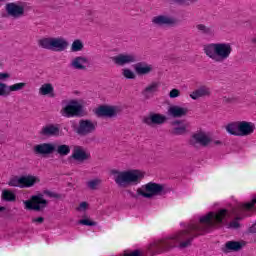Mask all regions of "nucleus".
<instances>
[{
  "label": "nucleus",
  "instance_id": "nucleus-32",
  "mask_svg": "<svg viewBox=\"0 0 256 256\" xmlns=\"http://www.w3.org/2000/svg\"><path fill=\"white\" fill-rule=\"evenodd\" d=\"M27 87V83L25 82H19L10 85V93H15L16 91H23V89Z\"/></svg>",
  "mask_w": 256,
  "mask_h": 256
},
{
  "label": "nucleus",
  "instance_id": "nucleus-38",
  "mask_svg": "<svg viewBox=\"0 0 256 256\" xmlns=\"http://www.w3.org/2000/svg\"><path fill=\"white\" fill-rule=\"evenodd\" d=\"M100 183H101V179L90 180L87 182V187H89V189H92L93 191H95V189H97V187H99Z\"/></svg>",
  "mask_w": 256,
  "mask_h": 256
},
{
  "label": "nucleus",
  "instance_id": "nucleus-42",
  "mask_svg": "<svg viewBox=\"0 0 256 256\" xmlns=\"http://www.w3.org/2000/svg\"><path fill=\"white\" fill-rule=\"evenodd\" d=\"M88 207L89 204L87 202H81L79 207L77 208V211H87Z\"/></svg>",
  "mask_w": 256,
  "mask_h": 256
},
{
  "label": "nucleus",
  "instance_id": "nucleus-17",
  "mask_svg": "<svg viewBox=\"0 0 256 256\" xmlns=\"http://www.w3.org/2000/svg\"><path fill=\"white\" fill-rule=\"evenodd\" d=\"M89 65V58L85 56H77L70 62V67L76 71H86Z\"/></svg>",
  "mask_w": 256,
  "mask_h": 256
},
{
  "label": "nucleus",
  "instance_id": "nucleus-24",
  "mask_svg": "<svg viewBox=\"0 0 256 256\" xmlns=\"http://www.w3.org/2000/svg\"><path fill=\"white\" fill-rule=\"evenodd\" d=\"M245 245H247V242L245 241H228L225 244V252H229V251H241V249H243V247H245Z\"/></svg>",
  "mask_w": 256,
  "mask_h": 256
},
{
  "label": "nucleus",
  "instance_id": "nucleus-36",
  "mask_svg": "<svg viewBox=\"0 0 256 256\" xmlns=\"http://www.w3.org/2000/svg\"><path fill=\"white\" fill-rule=\"evenodd\" d=\"M122 75L123 77H125V79H135V77H137L135 75V72H133L131 69L129 68H125L122 70Z\"/></svg>",
  "mask_w": 256,
  "mask_h": 256
},
{
  "label": "nucleus",
  "instance_id": "nucleus-5",
  "mask_svg": "<svg viewBox=\"0 0 256 256\" xmlns=\"http://www.w3.org/2000/svg\"><path fill=\"white\" fill-rule=\"evenodd\" d=\"M38 45L48 51H65L69 47V42L63 37H47L38 40Z\"/></svg>",
  "mask_w": 256,
  "mask_h": 256
},
{
  "label": "nucleus",
  "instance_id": "nucleus-9",
  "mask_svg": "<svg viewBox=\"0 0 256 256\" xmlns=\"http://www.w3.org/2000/svg\"><path fill=\"white\" fill-rule=\"evenodd\" d=\"M97 131V121L91 119H81L76 129L77 135L87 137Z\"/></svg>",
  "mask_w": 256,
  "mask_h": 256
},
{
  "label": "nucleus",
  "instance_id": "nucleus-34",
  "mask_svg": "<svg viewBox=\"0 0 256 256\" xmlns=\"http://www.w3.org/2000/svg\"><path fill=\"white\" fill-rule=\"evenodd\" d=\"M237 101H239V98L235 96H224L222 98V103H224V105H233V103H237Z\"/></svg>",
  "mask_w": 256,
  "mask_h": 256
},
{
  "label": "nucleus",
  "instance_id": "nucleus-13",
  "mask_svg": "<svg viewBox=\"0 0 256 256\" xmlns=\"http://www.w3.org/2000/svg\"><path fill=\"white\" fill-rule=\"evenodd\" d=\"M71 159L78 161V163H84V161L91 159V154L83 146L76 145L72 150Z\"/></svg>",
  "mask_w": 256,
  "mask_h": 256
},
{
  "label": "nucleus",
  "instance_id": "nucleus-40",
  "mask_svg": "<svg viewBox=\"0 0 256 256\" xmlns=\"http://www.w3.org/2000/svg\"><path fill=\"white\" fill-rule=\"evenodd\" d=\"M181 95V92L178 89H172L169 93L170 99H175Z\"/></svg>",
  "mask_w": 256,
  "mask_h": 256
},
{
  "label": "nucleus",
  "instance_id": "nucleus-45",
  "mask_svg": "<svg viewBox=\"0 0 256 256\" xmlns=\"http://www.w3.org/2000/svg\"><path fill=\"white\" fill-rule=\"evenodd\" d=\"M249 233H256V225L255 223L249 228Z\"/></svg>",
  "mask_w": 256,
  "mask_h": 256
},
{
  "label": "nucleus",
  "instance_id": "nucleus-48",
  "mask_svg": "<svg viewBox=\"0 0 256 256\" xmlns=\"http://www.w3.org/2000/svg\"><path fill=\"white\" fill-rule=\"evenodd\" d=\"M213 143H214V145H222V142L219 140H215Z\"/></svg>",
  "mask_w": 256,
  "mask_h": 256
},
{
  "label": "nucleus",
  "instance_id": "nucleus-6",
  "mask_svg": "<svg viewBox=\"0 0 256 256\" xmlns=\"http://www.w3.org/2000/svg\"><path fill=\"white\" fill-rule=\"evenodd\" d=\"M26 8L27 2H9L5 5L6 14L11 19H21V17H25Z\"/></svg>",
  "mask_w": 256,
  "mask_h": 256
},
{
  "label": "nucleus",
  "instance_id": "nucleus-14",
  "mask_svg": "<svg viewBox=\"0 0 256 256\" xmlns=\"http://www.w3.org/2000/svg\"><path fill=\"white\" fill-rule=\"evenodd\" d=\"M152 23L156 27H165V25L173 27L177 25V19L167 15H158L152 18Z\"/></svg>",
  "mask_w": 256,
  "mask_h": 256
},
{
  "label": "nucleus",
  "instance_id": "nucleus-3",
  "mask_svg": "<svg viewBox=\"0 0 256 256\" xmlns=\"http://www.w3.org/2000/svg\"><path fill=\"white\" fill-rule=\"evenodd\" d=\"M226 131L235 137H248L255 133V123L247 121L232 122L226 126Z\"/></svg>",
  "mask_w": 256,
  "mask_h": 256
},
{
  "label": "nucleus",
  "instance_id": "nucleus-27",
  "mask_svg": "<svg viewBox=\"0 0 256 256\" xmlns=\"http://www.w3.org/2000/svg\"><path fill=\"white\" fill-rule=\"evenodd\" d=\"M55 151L61 157H67V155L71 153V147H69L67 144H61L58 146L55 145Z\"/></svg>",
  "mask_w": 256,
  "mask_h": 256
},
{
  "label": "nucleus",
  "instance_id": "nucleus-41",
  "mask_svg": "<svg viewBox=\"0 0 256 256\" xmlns=\"http://www.w3.org/2000/svg\"><path fill=\"white\" fill-rule=\"evenodd\" d=\"M199 0H182L183 7H189V5H193V3H197Z\"/></svg>",
  "mask_w": 256,
  "mask_h": 256
},
{
  "label": "nucleus",
  "instance_id": "nucleus-31",
  "mask_svg": "<svg viewBox=\"0 0 256 256\" xmlns=\"http://www.w3.org/2000/svg\"><path fill=\"white\" fill-rule=\"evenodd\" d=\"M2 199L3 201L13 202L17 199V196L11 190H3Z\"/></svg>",
  "mask_w": 256,
  "mask_h": 256
},
{
  "label": "nucleus",
  "instance_id": "nucleus-28",
  "mask_svg": "<svg viewBox=\"0 0 256 256\" xmlns=\"http://www.w3.org/2000/svg\"><path fill=\"white\" fill-rule=\"evenodd\" d=\"M85 48V45L83 44V41L76 39L72 42L70 51L72 53H79V51H81L82 49Z\"/></svg>",
  "mask_w": 256,
  "mask_h": 256
},
{
  "label": "nucleus",
  "instance_id": "nucleus-12",
  "mask_svg": "<svg viewBox=\"0 0 256 256\" xmlns=\"http://www.w3.org/2000/svg\"><path fill=\"white\" fill-rule=\"evenodd\" d=\"M123 108L120 106H100L96 110L97 117H108V119H113L117 115H121Z\"/></svg>",
  "mask_w": 256,
  "mask_h": 256
},
{
  "label": "nucleus",
  "instance_id": "nucleus-8",
  "mask_svg": "<svg viewBox=\"0 0 256 256\" xmlns=\"http://www.w3.org/2000/svg\"><path fill=\"white\" fill-rule=\"evenodd\" d=\"M23 204L27 211H43L48 202L43 198V194L33 195L30 200H24Z\"/></svg>",
  "mask_w": 256,
  "mask_h": 256
},
{
  "label": "nucleus",
  "instance_id": "nucleus-18",
  "mask_svg": "<svg viewBox=\"0 0 256 256\" xmlns=\"http://www.w3.org/2000/svg\"><path fill=\"white\" fill-rule=\"evenodd\" d=\"M189 108L181 107L179 105H173L168 108V115L174 119H181V117H187Z\"/></svg>",
  "mask_w": 256,
  "mask_h": 256
},
{
  "label": "nucleus",
  "instance_id": "nucleus-2",
  "mask_svg": "<svg viewBox=\"0 0 256 256\" xmlns=\"http://www.w3.org/2000/svg\"><path fill=\"white\" fill-rule=\"evenodd\" d=\"M111 175L118 185V187H129L131 185H139L141 181L145 178V173L140 170H112Z\"/></svg>",
  "mask_w": 256,
  "mask_h": 256
},
{
  "label": "nucleus",
  "instance_id": "nucleus-50",
  "mask_svg": "<svg viewBox=\"0 0 256 256\" xmlns=\"http://www.w3.org/2000/svg\"><path fill=\"white\" fill-rule=\"evenodd\" d=\"M255 225H256V221H255Z\"/></svg>",
  "mask_w": 256,
  "mask_h": 256
},
{
  "label": "nucleus",
  "instance_id": "nucleus-39",
  "mask_svg": "<svg viewBox=\"0 0 256 256\" xmlns=\"http://www.w3.org/2000/svg\"><path fill=\"white\" fill-rule=\"evenodd\" d=\"M126 193L131 199H139V197H141V194H139V189H137V193H134L131 190H126Z\"/></svg>",
  "mask_w": 256,
  "mask_h": 256
},
{
  "label": "nucleus",
  "instance_id": "nucleus-29",
  "mask_svg": "<svg viewBox=\"0 0 256 256\" xmlns=\"http://www.w3.org/2000/svg\"><path fill=\"white\" fill-rule=\"evenodd\" d=\"M9 95H11V86L0 82V97H9Z\"/></svg>",
  "mask_w": 256,
  "mask_h": 256
},
{
  "label": "nucleus",
  "instance_id": "nucleus-15",
  "mask_svg": "<svg viewBox=\"0 0 256 256\" xmlns=\"http://www.w3.org/2000/svg\"><path fill=\"white\" fill-rule=\"evenodd\" d=\"M167 121V117L161 114L152 113L149 116H145L143 118V123L148 125L149 127H153V125H163Z\"/></svg>",
  "mask_w": 256,
  "mask_h": 256
},
{
  "label": "nucleus",
  "instance_id": "nucleus-49",
  "mask_svg": "<svg viewBox=\"0 0 256 256\" xmlns=\"http://www.w3.org/2000/svg\"><path fill=\"white\" fill-rule=\"evenodd\" d=\"M0 211H5V207L0 206Z\"/></svg>",
  "mask_w": 256,
  "mask_h": 256
},
{
  "label": "nucleus",
  "instance_id": "nucleus-22",
  "mask_svg": "<svg viewBox=\"0 0 256 256\" xmlns=\"http://www.w3.org/2000/svg\"><path fill=\"white\" fill-rule=\"evenodd\" d=\"M158 90L159 83L152 82L142 90V96L144 97V99H151Z\"/></svg>",
  "mask_w": 256,
  "mask_h": 256
},
{
  "label": "nucleus",
  "instance_id": "nucleus-11",
  "mask_svg": "<svg viewBox=\"0 0 256 256\" xmlns=\"http://www.w3.org/2000/svg\"><path fill=\"white\" fill-rule=\"evenodd\" d=\"M114 65L117 67H125V65H131L133 63H137V55L134 53H120L111 58Z\"/></svg>",
  "mask_w": 256,
  "mask_h": 256
},
{
  "label": "nucleus",
  "instance_id": "nucleus-46",
  "mask_svg": "<svg viewBox=\"0 0 256 256\" xmlns=\"http://www.w3.org/2000/svg\"><path fill=\"white\" fill-rule=\"evenodd\" d=\"M171 3H177L178 5H182V0H169Z\"/></svg>",
  "mask_w": 256,
  "mask_h": 256
},
{
  "label": "nucleus",
  "instance_id": "nucleus-35",
  "mask_svg": "<svg viewBox=\"0 0 256 256\" xmlns=\"http://www.w3.org/2000/svg\"><path fill=\"white\" fill-rule=\"evenodd\" d=\"M8 185L10 187H20V189H23V185H22V182H21V177L20 178H12L9 182H8Z\"/></svg>",
  "mask_w": 256,
  "mask_h": 256
},
{
  "label": "nucleus",
  "instance_id": "nucleus-30",
  "mask_svg": "<svg viewBox=\"0 0 256 256\" xmlns=\"http://www.w3.org/2000/svg\"><path fill=\"white\" fill-rule=\"evenodd\" d=\"M54 91L53 85L46 83L39 88L40 95H52Z\"/></svg>",
  "mask_w": 256,
  "mask_h": 256
},
{
  "label": "nucleus",
  "instance_id": "nucleus-37",
  "mask_svg": "<svg viewBox=\"0 0 256 256\" xmlns=\"http://www.w3.org/2000/svg\"><path fill=\"white\" fill-rule=\"evenodd\" d=\"M44 195H47V197H50L51 199H63L62 194H57L56 192L49 191V190H44Z\"/></svg>",
  "mask_w": 256,
  "mask_h": 256
},
{
  "label": "nucleus",
  "instance_id": "nucleus-20",
  "mask_svg": "<svg viewBox=\"0 0 256 256\" xmlns=\"http://www.w3.org/2000/svg\"><path fill=\"white\" fill-rule=\"evenodd\" d=\"M134 71L137 75H149L153 71V65L146 62H138L134 65Z\"/></svg>",
  "mask_w": 256,
  "mask_h": 256
},
{
  "label": "nucleus",
  "instance_id": "nucleus-43",
  "mask_svg": "<svg viewBox=\"0 0 256 256\" xmlns=\"http://www.w3.org/2000/svg\"><path fill=\"white\" fill-rule=\"evenodd\" d=\"M7 79H11V74H9L8 72L0 73V81H5Z\"/></svg>",
  "mask_w": 256,
  "mask_h": 256
},
{
  "label": "nucleus",
  "instance_id": "nucleus-21",
  "mask_svg": "<svg viewBox=\"0 0 256 256\" xmlns=\"http://www.w3.org/2000/svg\"><path fill=\"white\" fill-rule=\"evenodd\" d=\"M20 182H22V189H25V188L33 187L37 185V183H41V179L37 176L27 175V176H21Z\"/></svg>",
  "mask_w": 256,
  "mask_h": 256
},
{
  "label": "nucleus",
  "instance_id": "nucleus-16",
  "mask_svg": "<svg viewBox=\"0 0 256 256\" xmlns=\"http://www.w3.org/2000/svg\"><path fill=\"white\" fill-rule=\"evenodd\" d=\"M35 155H51L55 153V144L53 143H42L35 145L33 148Z\"/></svg>",
  "mask_w": 256,
  "mask_h": 256
},
{
  "label": "nucleus",
  "instance_id": "nucleus-19",
  "mask_svg": "<svg viewBox=\"0 0 256 256\" xmlns=\"http://www.w3.org/2000/svg\"><path fill=\"white\" fill-rule=\"evenodd\" d=\"M189 123L185 120H176L172 122V135H185Z\"/></svg>",
  "mask_w": 256,
  "mask_h": 256
},
{
  "label": "nucleus",
  "instance_id": "nucleus-23",
  "mask_svg": "<svg viewBox=\"0 0 256 256\" xmlns=\"http://www.w3.org/2000/svg\"><path fill=\"white\" fill-rule=\"evenodd\" d=\"M211 95V89L207 86H201L198 89L194 90L190 97L191 99H194V101H197V99H201V97H209Z\"/></svg>",
  "mask_w": 256,
  "mask_h": 256
},
{
  "label": "nucleus",
  "instance_id": "nucleus-25",
  "mask_svg": "<svg viewBox=\"0 0 256 256\" xmlns=\"http://www.w3.org/2000/svg\"><path fill=\"white\" fill-rule=\"evenodd\" d=\"M40 135L43 137H55V135H59V128L53 124H49L41 129Z\"/></svg>",
  "mask_w": 256,
  "mask_h": 256
},
{
  "label": "nucleus",
  "instance_id": "nucleus-7",
  "mask_svg": "<svg viewBox=\"0 0 256 256\" xmlns=\"http://www.w3.org/2000/svg\"><path fill=\"white\" fill-rule=\"evenodd\" d=\"M62 117H81L83 115V106L77 100H70L60 111Z\"/></svg>",
  "mask_w": 256,
  "mask_h": 256
},
{
  "label": "nucleus",
  "instance_id": "nucleus-10",
  "mask_svg": "<svg viewBox=\"0 0 256 256\" xmlns=\"http://www.w3.org/2000/svg\"><path fill=\"white\" fill-rule=\"evenodd\" d=\"M213 140L211 139V136L205 132H198L191 136L190 138V145L192 147H195V149H199V147H209Z\"/></svg>",
  "mask_w": 256,
  "mask_h": 256
},
{
  "label": "nucleus",
  "instance_id": "nucleus-47",
  "mask_svg": "<svg viewBox=\"0 0 256 256\" xmlns=\"http://www.w3.org/2000/svg\"><path fill=\"white\" fill-rule=\"evenodd\" d=\"M251 44L256 46V35L251 38Z\"/></svg>",
  "mask_w": 256,
  "mask_h": 256
},
{
  "label": "nucleus",
  "instance_id": "nucleus-1",
  "mask_svg": "<svg viewBox=\"0 0 256 256\" xmlns=\"http://www.w3.org/2000/svg\"><path fill=\"white\" fill-rule=\"evenodd\" d=\"M203 51L214 63H223L231 57L233 47L229 43H209L204 45Z\"/></svg>",
  "mask_w": 256,
  "mask_h": 256
},
{
  "label": "nucleus",
  "instance_id": "nucleus-33",
  "mask_svg": "<svg viewBox=\"0 0 256 256\" xmlns=\"http://www.w3.org/2000/svg\"><path fill=\"white\" fill-rule=\"evenodd\" d=\"M78 225H85L86 227H95L97 225V222L87 218V216H84L83 219L78 221Z\"/></svg>",
  "mask_w": 256,
  "mask_h": 256
},
{
  "label": "nucleus",
  "instance_id": "nucleus-44",
  "mask_svg": "<svg viewBox=\"0 0 256 256\" xmlns=\"http://www.w3.org/2000/svg\"><path fill=\"white\" fill-rule=\"evenodd\" d=\"M45 222V218L38 217V218H32V223H35L36 225H41Z\"/></svg>",
  "mask_w": 256,
  "mask_h": 256
},
{
  "label": "nucleus",
  "instance_id": "nucleus-26",
  "mask_svg": "<svg viewBox=\"0 0 256 256\" xmlns=\"http://www.w3.org/2000/svg\"><path fill=\"white\" fill-rule=\"evenodd\" d=\"M196 29L198 33L205 37H215V28L213 26H207L205 24H197Z\"/></svg>",
  "mask_w": 256,
  "mask_h": 256
},
{
  "label": "nucleus",
  "instance_id": "nucleus-4",
  "mask_svg": "<svg viewBox=\"0 0 256 256\" xmlns=\"http://www.w3.org/2000/svg\"><path fill=\"white\" fill-rule=\"evenodd\" d=\"M167 193H169L167 186L155 182H149L138 188V195L144 199H152V197L167 195Z\"/></svg>",
  "mask_w": 256,
  "mask_h": 256
}]
</instances>
